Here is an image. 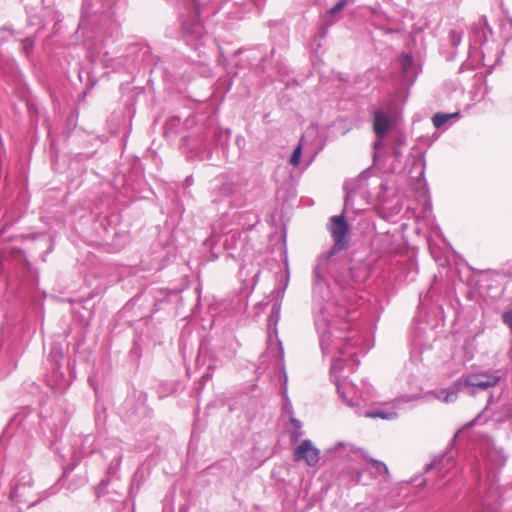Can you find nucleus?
<instances>
[{
    "mask_svg": "<svg viewBox=\"0 0 512 512\" xmlns=\"http://www.w3.org/2000/svg\"><path fill=\"white\" fill-rule=\"evenodd\" d=\"M329 231L331 233L334 245L331 253H338L348 247L347 236L349 226L343 215L332 216L330 218Z\"/></svg>",
    "mask_w": 512,
    "mask_h": 512,
    "instance_id": "1",
    "label": "nucleus"
},
{
    "mask_svg": "<svg viewBox=\"0 0 512 512\" xmlns=\"http://www.w3.org/2000/svg\"><path fill=\"white\" fill-rule=\"evenodd\" d=\"M293 459L295 462L304 461L308 466L314 467L320 461V450L311 440H303L294 450Z\"/></svg>",
    "mask_w": 512,
    "mask_h": 512,
    "instance_id": "2",
    "label": "nucleus"
},
{
    "mask_svg": "<svg viewBox=\"0 0 512 512\" xmlns=\"http://www.w3.org/2000/svg\"><path fill=\"white\" fill-rule=\"evenodd\" d=\"M500 381V376L487 372H478L470 374L465 379V385L476 387L482 390L496 386Z\"/></svg>",
    "mask_w": 512,
    "mask_h": 512,
    "instance_id": "3",
    "label": "nucleus"
},
{
    "mask_svg": "<svg viewBox=\"0 0 512 512\" xmlns=\"http://www.w3.org/2000/svg\"><path fill=\"white\" fill-rule=\"evenodd\" d=\"M391 125L390 118L383 112H375L373 117V131L379 137L388 132Z\"/></svg>",
    "mask_w": 512,
    "mask_h": 512,
    "instance_id": "4",
    "label": "nucleus"
},
{
    "mask_svg": "<svg viewBox=\"0 0 512 512\" xmlns=\"http://www.w3.org/2000/svg\"><path fill=\"white\" fill-rule=\"evenodd\" d=\"M458 116V113H436L432 118V123L436 128H440L442 125H444L447 121H449L451 118Z\"/></svg>",
    "mask_w": 512,
    "mask_h": 512,
    "instance_id": "5",
    "label": "nucleus"
},
{
    "mask_svg": "<svg viewBox=\"0 0 512 512\" xmlns=\"http://www.w3.org/2000/svg\"><path fill=\"white\" fill-rule=\"evenodd\" d=\"M365 458L376 469L377 472L384 475L386 479L390 478L389 469L383 462L378 461L371 457H365Z\"/></svg>",
    "mask_w": 512,
    "mask_h": 512,
    "instance_id": "6",
    "label": "nucleus"
},
{
    "mask_svg": "<svg viewBox=\"0 0 512 512\" xmlns=\"http://www.w3.org/2000/svg\"><path fill=\"white\" fill-rule=\"evenodd\" d=\"M366 418H380L383 420H394L397 418L396 412H384V411H374V412H366L364 415Z\"/></svg>",
    "mask_w": 512,
    "mask_h": 512,
    "instance_id": "7",
    "label": "nucleus"
},
{
    "mask_svg": "<svg viewBox=\"0 0 512 512\" xmlns=\"http://www.w3.org/2000/svg\"><path fill=\"white\" fill-rule=\"evenodd\" d=\"M301 154H302V144L299 143L291 155L290 164L293 166L299 165Z\"/></svg>",
    "mask_w": 512,
    "mask_h": 512,
    "instance_id": "8",
    "label": "nucleus"
},
{
    "mask_svg": "<svg viewBox=\"0 0 512 512\" xmlns=\"http://www.w3.org/2000/svg\"><path fill=\"white\" fill-rule=\"evenodd\" d=\"M346 5V0H340L334 7L327 12V17L332 18L335 14L343 10Z\"/></svg>",
    "mask_w": 512,
    "mask_h": 512,
    "instance_id": "9",
    "label": "nucleus"
},
{
    "mask_svg": "<svg viewBox=\"0 0 512 512\" xmlns=\"http://www.w3.org/2000/svg\"><path fill=\"white\" fill-rule=\"evenodd\" d=\"M503 322L511 329L512 331V310L507 311L502 316Z\"/></svg>",
    "mask_w": 512,
    "mask_h": 512,
    "instance_id": "10",
    "label": "nucleus"
},
{
    "mask_svg": "<svg viewBox=\"0 0 512 512\" xmlns=\"http://www.w3.org/2000/svg\"><path fill=\"white\" fill-rule=\"evenodd\" d=\"M302 433L300 430H295L291 433V440L296 442L299 440V438L301 437Z\"/></svg>",
    "mask_w": 512,
    "mask_h": 512,
    "instance_id": "11",
    "label": "nucleus"
},
{
    "mask_svg": "<svg viewBox=\"0 0 512 512\" xmlns=\"http://www.w3.org/2000/svg\"><path fill=\"white\" fill-rule=\"evenodd\" d=\"M291 423L295 430H301V422L295 418H291Z\"/></svg>",
    "mask_w": 512,
    "mask_h": 512,
    "instance_id": "12",
    "label": "nucleus"
},
{
    "mask_svg": "<svg viewBox=\"0 0 512 512\" xmlns=\"http://www.w3.org/2000/svg\"><path fill=\"white\" fill-rule=\"evenodd\" d=\"M454 398H456V394H455V393H450V394H448V395L445 397L444 401H445L446 403H448L449 401L453 400Z\"/></svg>",
    "mask_w": 512,
    "mask_h": 512,
    "instance_id": "13",
    "label": "nucleus"
},
{
    "mask_svg": "<svg viewBox=\"0 0 512 512\" xmlns=\"http://www.w3.org/2000/svg\"><path fill=\"white\" fill-rule=\"evenodd\" d=\"M403 61H404L405 64L406 63H410L411 62V58L408 55H405V56H403Z\"/></svg>",
    "mask_w": 512,
    "mask_h": 512,
    "instance_id": "14",
    "label": "nucleus"
}]
</instances>
